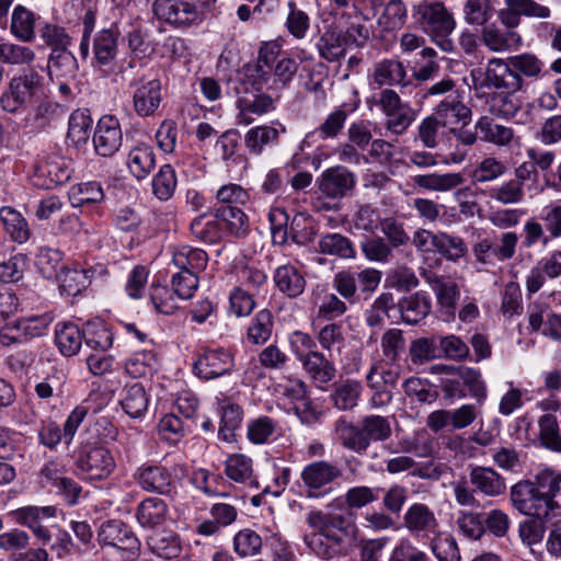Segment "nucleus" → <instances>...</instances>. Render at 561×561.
Returning <instances> with one entry per match:
<instances>
[{
    "mask_svg": "<svg viewBox=\"0 0 561 561\" xmlns=\"http://www.w3.org/2000/svg\"><path fill=\"white\" fill-rule=\"evenodd\" d=\"M334 431L340 443L358 455L365 454L373 442L387 440L392 433L389 419L377 414L364 416L358 425L342 416Z\"/></svg>",
    "mask_w": 561,
    "mask_h": 561,
    "instance_id": "f257e3e1",
    "label": "nucleus"
},
{
    "mask_svg": "<svg viewBox=\"0 0 561 561\" xmlns=\"http://www.w3.org/2000/svg\"><path fill=\"white\" fill-rule=\"evenodd\" d=\"M171 254L169 265L176 270L172 276L173 293L180 299H190L198 287V273L207 265V253L202 249L181 245L173 248Z\"/></svg>",
    "mask_w": 561,
    "mask_h": 561,
    "instance_id": "f03ea898",
    "label": "nucleus"
},
{
    "mask_svg": "<svg viewBox=\"0 0 561 561\" xmlns=\"http://www.w3.org/2000/svg\"><path fill=\"white\" fill-rule=\"evenodd\" d=\"M121 31L116 22L98 31L92 41L93 69L116 82L123 73V64L117 60Z\"/></svg>",
    "mask_w": 561,
    "mask_h": 561,
    "instance_id": "7ed1b4c3",
    "label": "nucleus"
},
{
    "mask_svg": "<svg viewBox=\"0 0 561 561\" xmlns=\"http://www.w3.org/2000/svg\"><path fill=\"white\" fill-rule=\"evenodd\" d=\"M382 273L374 267L363 270H344L337 272L332 280V287L343 299L351 304L358 300L357 291L371 295L381 282Z\"/></svg>",
    "mask_w": 561,
    "mask_h": 561,
    "instance_id": "20e7f679",
    "label": "nucleus"
},
{
    "mask_svg": "<svg viewBox=\"0 0 561 561\" xmlns=\"http://www.w3.org/2000/svg\"><path fill=\"white\" fill-rule=\"evenodd\" d=\"M474 89L520 90L524 80L512 72L508 59L491 58L484 69L470 72Z\"/></svg>",
    "mask_w": 561,
    "mask_h": 561,
    "instance_id": "39448f33",
    "label": "nucleus"
},
{
    "mask_svg": "<svg viewBox=\"0 0 561 561\" xmlns=\"http://www.w3.org/2000/svg\"><path fill=\"white\" fill-rule=\"evenodd\" d=\"M41 81V75L31 67L13 77L0 96L1 108L8 113H16L25 107L37 95Z\"/></svg>",
    "mask_w": 561,
    "mask_h": 561,
    "instance_id": "423d86ee",
    "label": "nucleus"
},
{
    "mask_svg": "<svg viewBox=\"0 0 561 561\" xmlns=\"http://www.w3.org/2000/svg\"><path fill=\"white\" fill-rule=\"evenodd\" d=\"M98 539L102 545L112 546L122 551V557L127 561L138 558L140 541L130 527L118 519L104 522L98 533Z\"/></svg>",
    "mask_w": 561,
    "mask_h": 561,
    "instance_id": "0eeeda50",
    "label": "nucleus"
},
{
    "mask_svg": "<svg viewBox=\"0 0 561 561\" xmlns=\"http://www.w3.org/2000/svg\"><path fill=\"white\" fill-rule=\"evenodd\" d=\"M412 181L414 185L424 191L447 193L456 190L454 197L458 205L470 201L469 198L473 195L470 186L459 187L466 181L460 172L416 174Z\"/></svg>",
    "mask_w": 561,
    "mask_h": 561,
    "instance_id": "6e6552de",
    "label": "nucleus"
},
{
    "mask_svg": "<svg viewBox=\"0 0 561 561\" xmlns=\"http://www.w3.org/2000/svg\"><path fill=\"white\" fill-rule=\"evenodd\" d=\"M415 22L426 32L451 33L456 22L453 14L440 1L424 0L412 10Z\"/></svg>",
    "mask_w": 561,
    "mask_h": 561,
    "instance_id": "1a4fd4ad",
    "label": "nucleus"
},
{
    "mask_svg": "<svg viewBox=\"0 0 561 561\" xmlns=\"http://www.w3.org/2000/svg\"><path fill=\"white\" fill-rule=\"evenodd\" d=\"M513 506L522 514L545 519L552 512V507L548 504L539 492L535 489L530 480H523L515 483L510 492Z\"/></svg>",
    "mask_w": 561,
    "mask_h": 561,
    "instance_id": "9d476101",
    "label": "nucleus"
},
{
    "mask_svg": "<svg viewBox=\"0 0 561 561\" xmlns=\"http://www.w3.org/2000/svg\"><path fill=\"white\" fill-rule=\"evenodd\" d=\"M130 87L133 88L131 99L135 113L139 117L154 115L163 100L161 81L158 78L144 76L139 80H135Z\"/></svg>",
    "mask_w": 561,
    "mask_h": 561,
    "instance_id": "9b49d317",
    "label": "nucleus"
},
{
    "mask_svg": "<svg viewBox=\"0 0 561 561\" xmlns=\"http://www.w3.org/2000/svg\"><path fill=\"white\" fill-rule=\"evenodd\" d=\"M152 12L158 20L175 27H187L201 21L197 7L183 0H156Z\"/></svg>",
    "mask_w": 561,
    "mask_h": 561,
    "instance_id": "f8f14e48",
    "label": "nucleus"
},
{
    "mask_svg": "<svg viewBox=\"0 0 561 561\" xmlns=\"http://www.w3.org/2000/svg\"><path fill=\"white\" fill-rule=\"evenodd\" d=\"M77 466L87 479L103 480L112 474L116 463L108 449L92 446L80 455Z\"/></svg>",
    "mask_w": 561,
    "mask_h": 561,
    "instance_id": "ddd939ff",
    "label": "nucleus"
},
{
    "mask_svg": "<svg viewBox=\"0 0 561 561\" xmlns=\"http://www.w3.org/2000/svg\"><path fill=\"white\" fill-rule=\"evenodd\" d=\"M355 184V174L341 165L324 170L317 180L320 193L334 201L346 196Z\"/></svg>",
    "mask_w": 561,
    "mask_h": 561,
    "instance_id": "4468645a",
    "label": "nucleus"
},
{
    "mask_svg": "<svg viewBox=\"0 0 561 561\" xmlns=\"http://www.w3.org/2000/svg\"><path fill=\"white\" fill-rule=\"evenodd\" d=\"M123 133L118 119L112 115L102 116L93 134L95 152L101 157H112L122 146Z\"/></svg>",
    "mask_w": 561,
    "mask_h": 561,
    "instance_id": "2eb2a0df",
    "label": "nucleus"
},
{
    "mask_svg": "<svg viewBox=\"0 0 561 561\" xmlns=\"http://www.w3.org/2000/svg\"><path fill=\"white\" fill-rule=\"evenodd\" d=\"M233 368L232 355L224 350H208L194 363V374L204 380H211L231 373Z\"/></svg>",
    "mask_w": 561,
    "mask_h": 561,
    "instance_id": "dca6fc26",
    "label": "nucleus"
},
{
    "mask_svg": "<svg viewBox=\"0 0 561 561\" xmlns=\"http://www.w3.org/2000/svg\"><path fill=\"white\" fill-rule=\"evenodd\" d=\"M137 484L146 492L170 495L175 489L173 474L162 466H141L135 472Z\"/></svg>",
    "mask_w": 561,
    "mask_h": 561,
    "instance_id": "f3484780",
    "label": "nucleus"
},
{
    "mask_svg": "<svg viewBox=\"0 0 561 561\" xmlns=\"http://www.w3.org/2000/svg\"><path fill=\"white\" fill-rule=\"evenodd\" d=\"M403 525L417 537H430L438 533V520L434 512L423 503H414L408 507Z\"/></svg>",
    "mask_w": 561,
    "mask_h": 561,
    "instance_id": "a211bd4d",
    "label": "nucleus"
},
{
    "mask_svg": "<svg viewBox=\"0 0 561 561\" xmlns=\"http://www.w3.org/2000/svg\"><path fill=\"white\" fill-rule=\"evenodd\" d=\"M442 123L443 127L469 124L471 110L461 101L458 93L448 94L435 107L433 114Z\"/></svg>",
    "mask_w": 561,
    "mask_h": 561,
    "instance_id": "6ab92c4d",
    "label": "nucleus"
},
{
    "mask_svg": "<svg viewBox=\"0 0 561 561\" xmlns=\"http://www.w3.org/2000/svg\"><path fill=\"white\" fill-rule=\"evenodd\" d=\"M299 362L310 379L320 388L335 378V365L319 351L299 355Z\"/></svg>",
    "mask_w": 561,
    "mask_h": 561,
    "instance_id": "aec40b11",
    "label": "nucleus"
},
{
    "mask_svg": "<svg viewBox=\"0 0 561 561\" xmlns=\"http://www.w3.org/2000/svg\"><path fill=\"white\" fill-rule=\"evenodd\" d=\"M305 542L310 550L323 560H331L343 554L344 538L335 531L312 533L305 536Z\"/></svg>",
    "mask_w": 561,
    "mask_h": 561,
    "instance_id": "412c9836",
    "label": "nucleus"
},
{
    "mask_svg": "<svg viewBox=\"0 0 561 561\" xmlns=\"http://www.w3.org/2000/svg\"><path fill=\"white\" fill-rule=\"evenodd\" d=\"M470 483L485 496H500L506 491L505 479L492 467L477 466L470 470Z\"/></svg>",
    "mask_w": 561,
    "mask_h": 561,
    "instance_id": "4be33fe9",
    "label": "nucleus"
},
{
    "mask_svg": "<svg viewBox=\"0 0 561 561\" xmlns=\"http://www.w3.org/2000/svg\"><path fill=\"white\" fill-rule=\"evenodd\" d=\"M481 42L491 51L504 53L517 49L522 44V37L514 30L491 24L482 28Z\"/></svg>",
    "mask_w": 561,
    "mask_h": 561,
    "instance_id": "5701e85b",
    "label": "nucleus"
},
{
    "mask_svg": "<svg viewBox=\"0 0 561 561\" xmlns=\"http://www.w3.org/2000/svg\"><path fill=\"white\" fill-rule=\"evenodd\" d=\"M422 275L434 290L440 308L445 310L446 314L453 316L455 305L460 297L458 285L454 280L432 272L424 271Z\"/></svg>",
    "mask_w": 561,
    "mask_h": 561,
    "instance_id": "b1692460",
    "label": "nucleus"
},
{
    "mask_svg": "<svg viewBox=\"0 0 561 561\" xmlns=\"http://www.w3.org/2000/svg\"><path fill=\"white\" fill-rule=\"evenodd\" d=\"M341 477L342 470L336 465L324 460L313 461L301 471V480L312 490H319Z\"/></svg>",
    "mask_w": 561,
    "mask_h": 561,
    "instance_id": "393cba45",
    "label": "nucleus"
},
{
    "mask_svg": "<svg viewBox=\"0 0 561 561\" xmlns=\"http://www.w3.org/2000/svg\"><path fill=\"white\" fill-rule=\"evenodd\" d=\"M276 288L289 298L300 296L306 287V279L302 272L291 264L278 266L273 275Z\"/></svg>",
    "mask_w": 561,
    "mask_h": 561,
    "instance_id": "a878e982",
    "label": "nucleus"
},
{
    "mask_svg": "<svg viewBox=\"0 0 561 561\" xmlns=\"http://www.w3.org/2000/svg\"><path fill=\"white\" fill-rule=\"evenodd\" d=\"M407 69L404 65L397 59H383L375 65L370 84L374 88L383 85L405 87Z\"/></svg>",
    "mask_w": 561,
    "mask_h": 561,
    "instance_id": "bb28decb",
    "label": "nucleus"
},
{
    "mask_svg": "<svg viewBox=\"0 0 561 561\" xmlns=\"http://www.w3.org/2000/svg\"><path fill=\"white\" fill-rule=\"evenodd\" d=\"M192 236L205 243H216L224 236L221 221L217 217V208L214 213H203L195 217L190 225Z\"/></svg>",
    "mask_w": 561,
    "mask_h": 561,
    "instance_id": "cd10ccee",
    "label": "nucleus"
},
{
    "mask_svg": "<svg viewBox=\"0 0 561 561\" xmlns=\"http://www.w3.org/2000/svg\"><path fill=\"white\" fill-rule=\"evenodd\" d=\"M48 75L51 80L75 79L78 71V61L75 55L66 49H51L47 61Z\"/></svg>",
    "mask_w": 561,
    "mask_h": 561,
    "instance_id": "c85d7f7f",
    "label": "nucleus"
},
{
    "mask_svg": "<svg viewBox=\"0 0 561 561\" xmlns=\"http://www.w3.org/2000/svg\"><path fill=\"white\" fill-rule=\"evenodd\" d=\"M169 507L160 497L150 496L142 500L136 510V517L142 527L153 528L162 525L168 516Z\"/></svg>",
    "mask_w": 561,
    "mask_h": 561,
    "instance_id": "c756f323",
    "label": "nucleus"
},
{
    "mask_svg": "<svg viewBox=\"0 0 561 561\" xmlns=\"http://www.w3.org/2000/svg\"><path fill=\"white\" fill-rule=\"evenodd\" d=\"M398 307L403 322L417 324L428 316L431 299L425 294L415 293L400 299Z\"/></svg>",
    "mask_w": 561,
    "mask_h": 561,
    "instance_id": "7c9ffc66",
    "label": "nucleus"
},
{
    "mask_svg": "<svg viewBox=\"0 0 561 561\" xmlns=\"http://www.w3.org/2000/svg\"><path fill=\"white\" fill-rule=\"evenodd\" d=\"M126 164L137 180L147 178L156 164L153 148L147 144L135 146L127 154Z\"/></svg>",
    "mask_w": 561,
    "mask_h": 561,
    "instance_id": "2f4dec72",
    "label": "nucleus"
},
{
    "mask_svg": "<svg viewBox=\"0 0 561 561\" xmlns=\"http://www.w3.org/2000/svg\"><path fill=\"white\" fill-rule=\"evenodd\" d=\"M474 127L481 140L499 147L510 146L515 136L511 127L495 123L486 116L480 117Z\"/></svg>",
    "mask_w": 561,
    "mask_h": 561,
    "instance_id": "473e14b6",
    "label": "nucleus"
},
{
    "mask_svg": "<svg viewBox=\"0 0 561 561\" xmlns=\"http://www.w3.org/2000/svg\"><path fill=\"white\" fill-rule=\"evenodd\" d=\"M318 251L321 254L336 256L342 260L355 259L356 256L353 242L337 232L322 234L318 240Z\"/></svg>",
    "mask_w": 561,
    "mask_h": 561,
    "instance_id": "72a5a7b5",
    "label": "nucleus"
},
{
    "mask_svg": "<svg viewBox=\"0 0 561 561\" xmlns=\"http://www.w3.org/2000/svg\"><path fill=\"white\" fill-rule=\"evenodd\" d=\"M242 420V408L230 400H224L220 404L219 438L227 443L233 442L236 437L234 431L240 427Z\"/></svg>",
    "mask_w": 561,
    "mask_h": 561,
    "instance_id": "f704fd0d",
    "label": "nucleus"
},
{
    "mask_svg": "<svg viewBox=\"0 0 561 561\" xmlns=\"http://www.w3.org/2000/svg\"><path fill=\"white\" fill-rule=\"evenodd\" d=\"M225 473L233 482L257 486L253 476V461L243 454H232L227 457Z\"/></svg>",
    "mask_w": 561,
    "mask_h": 561,
    "instance_id": "c9c22d12",
    "label": "nucleus"
},
{
    "mask_svg": "<svg viewBox=\"0 0 561 561\" xmlns=\"http://www.w3.org/2000/svg\"><path fill=\"white\" fill-rule=\"evenodd\" d=\"M363 386L354 379L342 380L334 385L331 399L333 405L341 411L353 410L362 396Z\"/></svg>",
    "mask_w": 561,
    "mask_h": 561,
    "instance_id": "e433bc0d",
    "label": "nucleus"
},
{
    "mask_svg": "<svg viewBox=\"0 0 561 561\" xmlns=\"http://www.w3.org/2000/svg\"><path fill=\"white\" fill-rule=\"evenodd\" d=\"M148 546L152 553L163 559L178 558L182 552L180 537L171 530L154 533L148 538Z\"/></svg>",
    "mask_w": 561,
    "mask_h": 561,
    "instance_id": "4c0bfd02",
    "label": "nucleus"
},
{
    "mask_svg": "<svg viewBox=\"0 0 561 561\" xmlns=\"http://www.w3.org/2000/svg\"><path fill=\"white\" fill-rule=\"evenodd\" d=\"M149 398L142 385L126 386L122 392L121 405L133 419L141 417L148 409Z\"/></svg>",
    "mask_w": 561,
    "mask_h": 561,
    "instance_id": "58836bf2",
    "label": "nucleus"
},
{
    "mask_svg": "<svg viewBox=\"0 0 561 561\" xmlns=\"http://www.w3.org/2000/svg\"><path fill=\"white\" fill-rule=\"evenodd\" d=\"M83 334L75 323H58L55 341L58 350L65 356L76 355L81 348Z\"/></svg>",
    "mask_w": 561,
    "mask_h": 561,
    "instance_id": "ea45409f",
    "label": "nucleus"
},
{
    "mask_svg": "<svg viewBox=\"0 0 561 561\" xmlns=\"http://www.w3.org/2000/svg\"><path fill=\"white\" fill-rule=\"evenodd\" d=\"M217 217L221 221L224 232L242 237L249 230V221L244 211L238 206H221L217 208Z\"/></svg>",
    "mask_w": 561,
    "mask_h": 561,
    "instance_id": "a19ab883",
    "label": "nucleus"
},
{
    "mask_svg": "<svg viewBox=\"0 0 561 561\" xmlns=\"http://www.w3.org/2000/svg\"><path fill=\"white\" fill-rule=\"evenodd\" d=\"M518 90L495 92L490 98V111L503 118H514L522 107V99L516 94Z\"/></svg>",
    "mask_w": 561,
    "mask_h": 561,
    "instance_id": "79ce46f5",
    "label": "nucleus"
},
{
    "mask_svg": "<svg viewBox=\"0 0 561 561\" xmlns=\"http://www.w3.org/2000/svg\"><path fill=\"white\" fill-rule=\"evenodd\" d=\"M273 314L267 309L260 310L251 320L247 330V340L253 345L266 343L273 332Z\"/></svg>",
    "mask_w": 561,
    "mask_h": 561,
    "instance_id": "37998d69",
    "label": "nucleus"
},
{
    "mask_svg": "<svg viewBox=\"0 0 561 561\" xmlns=\"http://www.w3.org/2000/svg\"><path fill=\"white\" fill-rule=\"evenodd\" d=\"M0 218L4 229L11 239L18 243H25L31 236L26 219L18 210L11 207L0 209Z\"/></svg>",
    "mask_w": 561,
    "mask_h": 561,
    "instance_id": "c03bdc74",
    "label": "nucleus"
},
{
    "mask_svg": "<svg viewBox=\"0 0 561 561\" xmlns=\"http://www.w3.org/2000/svg\"><path fill=\"white\" fill-rule=\"evenodd\" d=\"M317 48L320 56L330 62L342 58L347 49L342 32L333 30H327L321 34L317 42Z\"/></svg>",
    "mask_w": 561,
    "mask_h": 561,
    "instance_id": "a18cd8bd",
    "label": "nucleus"
},
{
    "mask_svg": "<svg viewBox=\"0 0 561 561\" xmlns=\"http://www.w3.org/2000/svg\"><path fill=\"white\" fill-rule=\"evenodd\" d=\"M56 277L59 280L61 294L69 297H76L89 285L87 272L78 267H65Z\"/></svg>",
    "mask_w": 561,
    "mask_h": 561,
    "instance_id": "49530a36",
    "label": "nucleus"
},
{
    "mask_svg": "<svg viewBox=\"0 0 561 561\" xmlns=\"http://www.w3.org/2000/svg\"><path fill=\"white\" fill-rule=\"evenodd\" d=\"M35 16L24 7L18 5L11 16V33L20 41L30 43L35 38Z\"/></svg>",
    "mask_w": 561,
    "mask_h": 561,
    "instance_id": "de8ad7c7",
    "label": "nucleus"
},
{
    "mask_svg": "<svg viewBox=\"0 0 561 561\" xmlns=\"http://www.w3.org/2000/svg\"><path fill=\"white\" fill-rule=\"evenodd\" d=\"M530 483H533L539 494L547 500L552 510L558 507L554 497L561 488V473L545 469L537 473Z\"/></svg>",
    "mask_w": 561,
    "mask_h": 561,
    "instance_id": "09e8293b",
    "label": "nucleus"
},
{
    "mask_svg": "<svg viewBox=\"0 0 561 561\" xmlns=\"http://www.w3.org/2000/svg\"><path fill=\"white\" fill-rule=\"evenodd\" d=\"M158 365L157 355L152 351H140L131 354L125 362V371L131 378L151 375Z\"/></svg>",
    "mask_w": 561,
    "mask_h": 561,
    "instance_id": "8fccbe9b",
    "label": "nucleus"
},
{
    "mask_svg": "<svg viewBox=\"0 0 561 561\" xmlns=\"http://www.w3.org/2000/svg\"><path fill=\"white\" fill-rule=\"evenodd\" d=\"M278 427V422L267 415L250 420L247 425V437L252 444L270 443Z\"/></svg>",
    "mask_w": 561,
    "mask_h": 561,
    "instance_id": "3c124183",
    "label": "nucleus"
},
{
    "mask_svg": "<svg viewBox=\"0 0 561 561\" xmlns=\"http://www.w3.org/2000/svg\"><path fill=\"white\" fill-rule=\"evenodd\" d=\"M399 446L402 453L412 454L419 458L432 457L436 453L435 439L426 432H419L411 437L403 438Z\"/></svg>",
    "mask_w": 561,
    "mask_h": 561,
    "instance_id": "603ef678",
    "label": "nucleus"
},
{
    "mask_svg": "<svg viewBox=\"0 0 561 561\" xmlns=\"http://www.w3.org/2000/svg\"><path fill=\"white\" fill-rule=\"evenodd\" d=\"M434 251L448 261L457 262L468 253L466 242L461 237L447 232H437Z\"/></svg>",
    "mask_w": 561,
    "mask_h": 561,
    "instance_id": "864d4df0",
    "label": "nucleus"
},
{
    "mask_svg": "<svg viewBox=\"0 0 561 561\" xmlns=\"http://www.w3.org/2000/svg\"><path fill=\"white\" fill-rule=\"evenodd\" d=\"M380 347L385 362L388 365H394L405 350L402 330L397 328L386 330L380 339Z\"/></svg>",
    "mask_w": 561,
    "mask_h": 561,
    "instance_id": "5fc2aeb1",
    "label": "nucleus"
},
{
    "mask_svg": "<svg viewBox=\"0 0 561 561\" xmlns=\"http://www.w3.org/2000/svg\"><path fill=\"white\" fill-rule=\"evenodd\" d=\"M35 59L32 48L11 42L0 44V65L30 66Z\"/></svg>",
    "mask_w": 561,
    "mask_h": 561,
    "instance_id": "6e6d98bb",
    "label": "nucleus"
},
{
    "mask_svg": "<svg viewBox=\"0 0 561 561\" xmlns=\"http://www.w3.org/2000/svg\"><path fill=\"white\" fill-rule=\"evenodd\" d=\"M280 53L282 45L277 41H268L261 44L255 72L263 82L267 83L273 64L278 59Z\"/></svg>",
    "mask_w": 561,
    "mask_h": 561,
    "instance_id": "4d7b16f0",
    "label": "nucleus"
},
{
    "mask_svg": "<svg viewBox=\"0 0 561 561\" xmlns=\"http://www.w3.org/2000/svg\"><path fill=\"white\" fill-rule=\"evenodd\" d=\"M278 135V130L272 126H256L247 131L244 144L251 152L260 154L265 146L277 142Z\"/></svg>",
    "mask_w": 561,
    "mask_h": 561,
    "instance_id": "13d9d810",
    "label": "nucleus"
},
{
    "mask_svg": "<svg viewBox=\"0 0 561 561\" xmlns=\"http://www.w3.org/2000/svg\"><path fill=\"white\" fill-rule=\"evenodd\" d=\"M459 369L468 396L476 399L479 405H482L486 399L488 390L480 370L467 366H459Z\"/></svg>",
    "mask_w": 561,
    "mask_h": 561,
    "instance_id": "bf43d9fd",
    "label": "nucleus"
},
{
    "mask_svg": "<svg viewBox=\"0 0 561 561\" xmlns=\"http://www.w3.org/2000/svg\"><path fill=\"white\" fill-rule=\"evenodd\" d=\"M93 121L82 111H75L69 117L67 138L76 146L83 145L90 137Z\"/></svg>",
    "mask_w": 561,
    "mask_h": 561,
    "instance_id": "052dcab7",
    "label": "nucleus"
},
{
    "mask_svg": "<svg viewBox=\"0 0 561 561\" xmlns=\"http://www.w3.org/2000/svg\"><path fill=\"white\" fill-rule=\"evenodd\" d=\"M176 183L174 169L164 164L152 179V192L160 201H168L173 196Z\"/></svg>",
    "mask_w": 561,
    "mask_h": 561,
    "instance_id": "680f3d73",
    "label": "nucleus"
},
{
    "mask_svg": "<svg viewBox=\"0 0 561 561\" xmlns=\"http://www.w3.org/2000/svg\"><path fill=\"white\" fill-rule=\"evenodd\" d=\"M539 437L542 445L561 453V434L558 420L552 414H543L538 421Z\"/></svg>",
    "mask_w": 561,
    "mask_h": 561,
    "instance_id": "e2e57ef3",
    "label": "nucleus"
},
{
    "mask_svg": "<svg viewBox=\"0 0 561 561\" xmlns=\"http://www.w3.org/2000/svg\"><path fill=\"white\" fill-rule=\"evenodd\" d=\"M62 260V253L53 248L42 247L35 256L37 271L46 279H51L58 275V266Z\"/></svg>",
    "mask_w": 561,
    "mask_h": 561,
    "instance_id": "0e129e2a",
    "label": "nucleus"
},
{
    "mask_svg": "<svg viewBox=\"0 0 561 561\" xmlns=\"http://www.w3.org/2000/svg\"><path fill=\"white\" fill-rule=\"evenodd\" d=\"M489 196L503 205L523 202L525 193L520 180H508L489 191Z\"/></svg>",
    "mask_w": 561,
    "mask_h": 561,
    "instance_id": "69168bd1",
    "label": "nucleus"
},
{
    "mask_svg": "<svg viewBox=\"0 0 561 561\" xmlns=\"http://www.w3.org/2000/svg\"><path fill=\"white\" fill-rule=\"evenodd\" d=\"M262 545L261 536L249 528L238 531L233 538V549L241 558L257 554L261 551Z\"/></svg>",
    "mask_w": 561,
    "mask_h": 561,
    "instance_id": "338daca9",
    "label": "nucleus"
},
{
    "mask_svg": "<svg viewBox=\"0 0 561 561\" xmlns=\"http://www.w3.org/2000/svg\"><path fill=\"white\" fill-rule=\"evenodd\" d=\"M347 116L346 110L341 106L333 110L316 128L319 133V139L327 140L336 138L342 133Z\"/></svg>",
    "mask_w": 561,
    "mask_h": 561,
    "instance_id": "774afa93",
    "label": "nucleus"
}]
</instances>
